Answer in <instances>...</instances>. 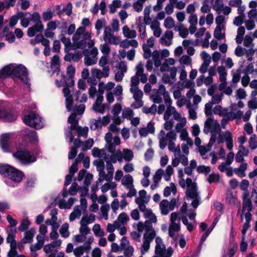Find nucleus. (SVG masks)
<instances>
[{
	"label": "nucleus",
	"mask_w": 257,
	"mask_h": 257,
	"mask_svg": "<svg viewBox=\"0 0 257 257\" xmlns=\"http://www.w3.org/2000/svg\"><path fill=\"white\" fill-rule=\"evenodd\" d=\"M64 95L66 98V107L68 111L73 110L76 115H81L85 110V105L80 104L77 105V102H85L87 100V95L82 93L80 90L76 91L72 95L70 94L69 87H64L63 89Z\"/></svg>",
	"instance_id": "nucleus-1"
},
{
	"label": "nucleus",
	"mask_w": 257,
	"mask_h": 257,
	"mask_svg": "<svg viewBox=\"0 0 257 257\" xmlns=\"http://www.w3.org/2000/svg\"><path fill=\"white\" fill-rule=\"evenodd\" d=\"M96 150H101L97 148H94L92 150V155L95 158H98L100 159L104 160L106 162V168L107 173L105 174L104 172V163L103 161L94 162V164L96 166V170L99 173V178L97 181V183H101L104 180L108 182H110L113 178L114 173V167L112 164H114L115 160L106 158L104 155H101V153H98L97 155L95 154Z\"/></svg>",
	"instance_id": "nucleus-2"
},
{
	"label": "nucleus",
	"mask_w": 257,
	"mask_h": 257,
	"mask_svg": "<svg viewBox=\"0 0 257 257\" xmlns=\"http://www.w3.org/2000/svg\"><path fill=\"white\" fill-rule=\"evenodd\" d=\"M28 71L26 67L22 64H10L0 70V79L13 76L19 78L24 83L29 84Z\"/></svg>",
	"instance_id": "nucleus-3"
},
{
	"label": "nucleus",
	"mask_w": 257,
	"mask_h": 257,
	"mask_svg": "<svg viewBox=\"0 0 257 257\" xmlns=\"http://www.w3.org/2000/svg\"><path fill=\"white\" fill-rule=\"evenodd\" d=\"M170 223L169 226V235L175 241L179 239V244L181 248H184L186 245V241L182 234H179L180 230V217L176 212L170 215Z\"/></svg>",
	"instance_id": "nucleus-4"
},
{
	"label": "nucleus",
	"mask_w": 257,
	"mask_h": 257,
	"mask_svg": "<svg viewBox=\"0 0 257 257\" xmlns=\"http://www.w3.org/2000/svg\"><path fill=\"white\" fill-rule=\"evenodd\" d=\"M76 115L75 113H71L68 119V122L71 125L68 127V130L65 132V134L66 139L69 143H72L73 140V131H74L79 137H83L86 138L87 137L88 132V127H81L78 126V121L76 119Z\"/></svg>",
	"instance_id": "nucleus-5"
},
{
	"label": "nucleus",
	"mask_w": 257,
	"mask_h": 257,
	"mask_svg": "<svg viewBox=\"0 0 257 257\" xmlns=\"http://www.w3.org/2000/svg\"><path fill=\"white\" fill-rule=\"evenodd\" d=\"M159 141V147L161 149H164L168 145V150L170 152L176 151L178 146H176L175 142L177 140L176 132L174 131H169L167 134L164 130H161L158 135Z\"/></svg>",
	"instance_id": "nucleus-6"
},
{
	"label": "nucleus",
	"mask_w": 257,
	"mask_h": 257,
	"mask_svg": "<svg viewBox=\"0 0 257 257\" xmlns=\"http://www.w3.org/2000/svg\"><path fill=\"white\" fill-rule=\"evenodd\" d=\"M186 197L187 200H192L191 206L196 209L201 203V199L198 191L197 184L191 178H187Z\"/></svg>",
	"instance_id": "nucleus-7"
},
{
	"label": "nucleus",
	"mask_w": 257,
	"mask_h": 257,
	"mask_svg": "<svg viewBox=\"0 0 257 257\" xmlns=\"http://www.w3.org/2000/svg\"><path fill=\"white\" fill-rule=\"evenodd\" d=\"M91 33L85 32V28L79 27L72 37L74 45L77 48L83 49L88 45V42L91 40Z\"/></svg>",
	"instance_id": "nucleus-8"
},
{
	"label": "nucleus",
	"mask_w": 257,
	"mask_h": 257,
	"mask_svg": "<svg viewBox=\"0 0 257 257\" xmlns=\"http://www.w3.org/2000/svg\"><path fill=\"white\" fill-rule=\"evenodd\" d=\"M94 42L90 40L88 42V48L83 51L84 55V64L86 66H90L96 63L97 61L98 49L94 47Z\"/></svg>",
	"instance_id": "nucleus-9"
},
{
	"label": "nucleus",
	"mask_w": 257,
	"mask_h": 257,
	"mask_svg": "<svg viewBox=\"0 0 257 257\" xmlns=\"http://www.w3.org/2000/svg\"><path fill=\"white\" fill-rule=\"evenodd\" d=\"M0 174L7 176L8 179L15 183L20 182L24 176V174L21 171L9 165H0Z\"/></svg>",
	"instance_id": "nucleus-10"
},
{
	"label": "nucleus",
	"mask_w": 257,
	"mask_h": 257,
	"mask_svg": "<svg viewBox=\"0 0 257 257\" xmlns=\"http://www.w3.org/2000/svg\"><path fill=\"white\" fill-rule=\"evenodd\" d=\"M13 157L22 165H28L36 161V155L26 150L19 149L13 154Z\"/></svg>",
	"instance_id": "nucleus-11"
},
{
	"label": "nucleus",
	"mask_w": 257,
	"mask_h": 257,
	"mask_svg": "<svg viewBox=\"0 0 257 257\" xmlns=\"http://www.w3.org/2000/svg\"><path fill=\"white\" fill-rule=\"evenodd\" d=\"M75 73V68L71 65L67 68L66 75L62 74L61 79L60 81L56 80L55 83L57 87H71L74 85V76Z\"/></svg>",
	"instance_id": "nucleus-12"
},
{
	"label": "nucleus",
	"mask_w": 257,
	"mask_h": 257,
	"mask_svg": "<svg viewBox=\"0 0 257 257\" xmlns=\"http://www.w3.org/2000/svg\"><path fill=\"white\" fill-rule=\"evenodd\" d=\"M212 112L214 114L218 115L222 117L228 116L230 119L240 118L243 113V112L240 110H238L236 112L229 111L227 108L223 107L220 105H215L213 108Z\"/></svg>",
	"instance_id": "nucleus-13"
},
{
	"label": "nucleus",
	"mask_w": 257,
	"mask_h": 257,
	"mask_svg": "<svg viewBox=\"0 0 257 257\" xmlns=\"http://www.w3.org/2000/svg\"><path fill=\"white\" fill-rule=\"evenodd\" d=\"M30 20L33 22L35 25L28 29L27 34L29 37H33L36 33L42 32L44 27L41 20V16L37 12H35L31 15Z\"/></svg>",
	"instance_id": "nucleus-14"
},
{
	"label": "nucleus",
	"mask_w": 257,
	"mask_h": 257,
	"mask_svg": "<svg viewBox=\"0 0 257 257\" xmlns=\"http://www.w3.org/2000/svg\"><path fill=\"white\" fill-rule=\"evenodd\" d=\"M23 121L26 125L36 129H40L44 126L43 118L39 114L33 112L26 115Z\"/></svg>",
	"instance_id": "nucleus-15"
},
{
	"label": "nucleus",
	"mask_w": 257,
	"mask_h": 257,
	"mask_svg": "<svg viewBox=\"0 0 257 257\" xmlns=\"http://www.w3.org/2000/svg\"><path fill=\"white\" fill-rule=\"evenodd\" d=\"M155 254L153 257H171L173 249L169 247L166 248L165 245L163 244L162 239L161 237L157 236L155 239Z\"/></svg>",
	"instance_id": "nucleus-16"
},
{
	"label": "nucleus",
	"mask_w": 257,
	"mask_h": 257,
	"mask_svg": "<svg viewBox=\"0 0 257 257\" xmlns=\"http://www.w3.org/2000/svg\"><path fill=\"white\" fill-rule=\"evenodd\" d=\"M156 232L153 229L147 230L143 235V243L140 247V252L142 255L147 253L150 248V243L155 238Z\"/></svg>",
	"instance_id": "nucleus-17"
},
{
	"label": "nucleus",
	"mask_w": 257,
	"mask_h": 257,
	"mask_svg": "<svg viewBox=\"0 0 257 257\" xmlns=\"http://www.w3.org/2000/svg\"><path fill=\"white\" fill-rule=\"evenodd\" d=\"M187 203L186 202H184L181 207L180 211L179 212H176L179 214L180 220H182L183 223L185 226H187L189 223L187 217L184 215L185 214H186L190 220H193L194 222H196L195 219L196 215L195 209H187Z\"/></svg>",
	"instance_id": "nucleus-18"
},
{
	"label": "nucleus",
	"mask_w": 257,
	"mask_h": 257,
	"mask_svg": "<svg viewBox=\"0 0 257 257\" xmlns=\"http://www.w3.org/2000/svg\"><path fill=\"white\" fill-rule=\"evenodd\" d=\"M17 118V116L10 110L7 103L4 101L0 100V119L5 121L11 122Z\"/></svg>",
	"instance_id": "nucleus-19"
},
{
	"label": "nucleus",
	"mask_w": 257,
	"mask_h": 257,
	"mask_svg": "<svg viewBox=\"0 0 257 257\" xmlns=\"http://www.w3.org/2000/svg\"><path fill=\"white\" fill-rule=\"evenodd\" d=\"M204 124L203 132L205 134H208L210 132H214L221 131L220 124L217 120L214 119L211 114L208 116Z\"/></svg>",
	"instance_id": "nucleus-20"
},
{
	"label": "nucleus",
	"mask_w": 257,
	"mask_h": 257,
	"mask_svg": "<svg viewBox=\"0 0 257 257\" xmlns=\"http://www.w3.org/2000/svg\"><path fill=\"white\" fill-rule=\"evenodd\" d=\"M134 179L130 174H126L121 179V184L123 187L129 190L127 193L128 197H132L137 195V191L133 184Z\"/></svg>",
	"instance_id": "nucleus-21"
},
{
	"label": "nucleus",
	"mask_w": 257,
	"mask_h": 257,
	"mask_svg": "<svg viewBox=\"0 0 257 257\" xmlns=\"http://www.w3.org/2000/svg\"><path fill=\"white\" fill-rule=\"evenodd\" d=\"M212 8L218 15L222 13L224 15H228L231 12V9L228 6H224L223 0H211Z\"/></svg>",
	"instance_id": "nucleus-22"
},
{
	"label": "nucleus",
	"mask_w": 257,
	"mask_h": 257,
	"mask_svg": "<svg viewBox=\"0 0 257 257\" xmlns=\"http://www.w3.org/2000/svg\"><path fill=\"white\" fill-rule=\"evenodd\" d=\"M114 32L110 27H105L103 40L107 43L116 45L120 43V38L119 36H114Z\"/></svg>",
	"instance_id": "nucleus-23"
},
{
	"label": "nucleus",
	"mask_w": 257,
	"mask_h": 257,
	"mask_svg": "<svg viewBox=\"0 0 257 257\" xmlns=\"http://www.w3.org/2000/svg\"><path fill=\"white\" fill-rule=\"evenodd\" d=\"M110 120V116L108 115L102 118L99 117L97 119H92L90 121V128L92 130L100 128L102 126L107 125L109 123Z\"/></svg>",
	"instance_id": "nucleus-24"
},
{
	"label": "nucleus",
	"mask_w": 257,
	"mask_h": 257,
	"mask_svg": "<svg viewBox=\"0 0 257 257\" xmlns=\"http://www.w3.org/2000/svg\"><path fill=\"white\" fill-rule=\"evenodd\" d=\"M218 136L217 139L218 143L219 144L220 143H222L224 140L226 142L227 148L228 150H232L233 148V139L231 133L227 131L224 134H221L220 132Z\"/></svg>",
	"instance_id": "nucleus-25"
},
{
	"label": "nucleus",
	"mask_w": 257,
	"mask_h": 257,
	"mask_svg": "<svg viewBox=\"0 0 257 257\" xmlns=\"http://www.w3.org/2000/svg\"><path fill=\"white\" fill-rule=\"evenodd\" d=\"M223 97V93L215 94L212 96L211 101L207 103L205 105V114L208 116L212 114V105L214 104H219Z\"/></svg>",
	"instance_id": "nucleus-26"
},
{
	"label": "nucleus",
	"mask_w": 257,
	"mask_h": 257,
	"mask_svg": "<svg viewBox=\"0 0 257 257\" xmlns=\"http://www.w3.org/2000/svg\"><path fill=\"white\" fill-rule=\"evenodd\" d=\"M95 154L96 155H98V152L101 153V155H104L106 158L115 160V163L117 161L121 162L123 160L122 152L119 150H117L115 152L111 153V154H107L106 151L105 149H101V150L95 151Z\"/></svg>",
	"instance_id": "nucleus-27"
},
{
	"label": "nucleus",
	"mask_w": 257,
	"mask_h": 257,
	"mask_svg": "<svg viewBox=\"0 0 257 257\" xmlns=\"http://www.w3.org/2000/svg\"><path fill=\"white\" fill-rule=\"evenodd\" d=\"M103 101V96L97 95L96 99L92 105V109L96 113L103 114L106 109L108 107L107 104L102 103Z\"/></svg>",
	"instance_id": "nucleus-28"
},
{
	"label": "nucleus",
	"mask_w": 257,
	"mask_h": 257,
	"mask_svg": "<svg viewBox=\"0 0 257 257\" xmlns=\"http://www.w3.org/2000/svg\"><path fill=\"white\" fill-rule=\"evenodd\" d=\"M93 241V239L89 238L86 241L83 245L79 246L73 250V253L75 257H81L84 252H88L91 248V244Z\"/></svg>",
	"instance_id": "nucleus-29"
},
{
	"label": "nucleus",
	"mask_w": 257,
	"mask_h": 257,
	"mask_svg": "<svg viewBox=\"0 0 257 257\" xmlns=\"http://www.w3.org/2000/svg\"><path fill=\"white\" fill-rule=\"evenodd\" d=\"M110 68L108 66L102 68V70L98 68H93L91 70V76L98 79L102 78H107L109 75Z\"/></svg>",
	"instance_id": "nucleus-30"
},
{
	"label": "nucleus",
	"mask_w": 257,
	"mask_h": 257,
	"mask_svg": "<svg viewBox=\"0 0 257 257\" xmlns=\"http://www.w3.org/2000/svg\"><path fill=\"white\" fill-rule=\"evenodd\" d=\"M115 84L112 82H108L107 83L105 84L103 82H100L98 85V96H103L104 91L106 93L112 92V89L114 88Z\"/></svg>",
	"instance_id": "nucleus-31"
},
{
	"label": "nucleus",
	"mask_w": 257,
	"mask_h": 257,
	"mask_svg": "<svg viewBox=\"0 0 257 257\" xmlns=\"http://www.w3.org/2000/svg\"><path fill=\"white\" fill-rule=\"evenodd\" d=\"M173 33L172 31H166L160 40L161 45L164 46H169L172 43Z\"/></svg>",
	"instance_id": "nucleus-32"
},
{
	"label": "nucleus",
	"mask_w": 257,
	"mask_h": 257,
	"mask_svg": "<svg viewBox=\"0 0 257 257\" xmlns=\"http://www.w3.org/2000/svg\"><path fill=\"white\" fill-rule=\"evenodd\" d=\"M249 151L243 146H239L238 151L235 155V161L237 163H242L244 161V157L248 155Z\"/></svg>",
	"instance_id": "nucleus-33"
},
{
	"label": "nucleus",
	"mask_w": 257,
	"mask_h": 257,
	"mask_svg": "<svg viewBox=\"0 0 257 257\" xmlns=\"http://www.w3.org/2000/svg\"><path fill=\"white\" fill-rule=\"evenodd\" d=\"M12 136V134L11 133H6L3 134L1 137V146L4 152H8L10 151L8 142Z\"/></svg>",
	"instance_id": "nucleus-34"
},
{
	"label": "nucleus",
	"mask_w": 257,
	"mask_h": 257,
	"mask_svg": "<svg viewBox=\"0 0 257 257\" xmlns=\"http://www.w3.org/2000/svg\"><path fill=\"white\" fill-rule=\"evenodd\" d=\"M252 209V205H250L249 202L244 203L242 206V213L244 214L245 222H249L251 220L252 215L250 213Z\"/></svg>",
	"instance_id": "nucleus-35"
},
{
	"label": "nucleus",
	"mask_w": 257,
	"mask_h": 257,
	"mask_svg": "<svg viewBox=\"0 0 257 257\" xmlns=\"http://www.w3.org/2000/svg\"><path fill=\"white\" fill-rule=\"evenodd\" d=\"M157 93L163 95L166 105L172 104V100L170 97L169 92L166 90L165 87L163 85L159 86Z\"/></svg>",
	"instance_id": "nucleus-36"
},
{
	"label": "nucleus",
	"mask_w": 257,
	"mask_h": 257,
	"mask_svg": "<svg viewBox=\"0 0 257 257\" xmlns=\"http://www.w3.org/2000/svg\"><path fill=\"white\" fill-rule=\"evenodd\" d=\"M139 22L137 23V29L139 33V37L142 40H145L147 36L146 27L143 22H142V18H138Z\"/></svg>",
	"instance_id": "nucleus-37"
},
{
	"label": "nucleus",
	"mask_w": 257,
	"mask_h": 257,
	"mask_svg": "<svg viewBox=\"0 0 257 257\" xmlns=\"http://www.w3.org/2000/svg\"><path fill=\"white\" fill-rule=\"evenodd\" d=\"M119 68L120 70L117 71L115 74V80L117 82H120L122 80L124 76V73L126 71V65L123 62H121L119 64Z\"/></svg>",
	"instance_id": "nucleus-38"
},
{
	"label": "nucleus",
	"mask_w": 257,
	"mask_h": 257,
	"mask_svg": "<svg viewBox=\"0 0 257 257\" xmlns=\"http://www.w3.org/2000/svg\"><path fill=\"white\" fill-rule=\"evenodd\" d=\"M186 107L188 109L189 118L195 120L197 118L196 110L198 109V106L196 105H192L190 102L186 104Z\"/></svg>",
	"instance_id": "nucleus-39"
},
{
	"label": "nucleus",
	"mask_w": 257,
	"mask_h": 257,
	"mask_svg": "<svg viewBox=\"0 0 257 257\" xmlns=\"http://www.w3.org/2000/svg\"><path fill=\"white\" fill-rule=\"evenodd\" d=\"M120 143V139L118 137H115L113 139V141L106 143L105 147L107 149L109 153H113L115 151V147L119 145Z\"/></svg>",
	"instance_id": "nucleus-40"
},
{
	"label": "nucleus",
	"mask_w": 257,
	"mask_h": 257,
	"mask_svg": "<svg viewBox=\"0 0 257 257\" xmlns=\"http://www.w3.org/2000/svg\"><path fill=\"white\" fill-rule=\"evenodd\" d=\"M129 216L125 212H122L119 214L117 219L115 221V224L119 225L121 227L122 225L126 224L129 221Z\"/></svg>",
	"instance_id": "nucleus-41"
},
{
	"label": "nucleus",
	"mask_w": 257,
	"mask_h": 257,
	"mask_svg": "<svg viewBox=\"0 0 257 257\" xmlns=\"http://www.w3.org/2000/svg\"><path fill=\"white\" fill-rule=\"evenodd\" d=\"M36 230L33 228L26 231L25 233V236L22 240V242L25 244L32 242Z\"/></svg>",
	"instance_id": "nucleus-42"
},
{
	"label": "nucleus",
	"mask_w": 257,
	"mask_h": 257,
	"mask_svg": "<svg viewBox=\"0 0 257 257\" xmlns=\"http://www.w3.org/2000/svg\"><path fill=\"white\" fill-rule=\"evenodd\" d=\"M160 209L161 213L163 215H167L170 211H171L169 204V201L166 199L163 200L160 203Z\"/></svg>",
	"instance_id": "nucleus-43"
},
{
	"label": "nucleus",
	"mask_w": 257,
	"mask_h": 257,
	"mask_svg": "<svg viewBox=\"0 0 257 257\" xmlns=\"http://www.w3.org/2000/svg\"><path fill=\"white\" fill-rule=\"evenodd\" d=\"M76 199L74 198H70L67 201L62 199L59 202V207L61 209H70L74 204Z\"/></svg>",
	"instance_id": "nucleus-44"
},
{
	"label": "nucleus",
	"mask_w": 257,
	"mask_h": 257,
	"mask_svg": "<svg viewBox=\"0 0 257 257\" xmlns=\"http://www.w3.org/2000/svg\"><path fill=\"white\" fill-rule=\"evenodd\" d=\"M122 33L124 37L127 38L134 39L137 36L136 31L134 30H131L126 25L123 27Z\"/></svg>",
	"instance_id": "nucleus-45"
},
{
	"label": "nucleus",
	"mask_w": 257,
	"mask_h": 257,
	"mask_svg": "<svg viewBox=\"0 0 257 257\" xmlns=\"http://www.w3.org/2000/svg\"><path fill=\"white\" fill-rule=\"evenodd\" d=\"M120 46L123 48H127L130 46L137 48L138 47V42L136 40L133 39L131 40L125 39L120 43Z\"/></svg>",
	"instance_id": "nucleus-46"
},
{
	"label": "nucleus",
	"mask_w": 257,
	"mask_h": 257,
	"mask_svg": "<svg viewBox=\"0 0 257 257\" xmlns=\"http://www.w3.org/2000/svg\"><path fill=\"white\" fill-rule=\"evenodd\" d=\"M121 110V105L119 104H116L114 105L112 110V113L113 115V120L114 122L119 124L121 121L118 117V114L120 112Z\"/></svg>",
	"instance_id": "nucleus-47"
},
{
	"label": "nucleus",
	"mask_w": 257,
	"mask_h": 257,
	"mask_svg": "<svg viewBox=\"0 0 257 257\" xmlns=\"http://www.w3.org/2000/svg\"><path fill=\"white\" fill-rule=\"evenodd\" d=\"M247 164L246 163H242L238 168L234 169L235 173L240 177H244L245 176V172L247 170Z\"/></svg>",
	"instance_id": "nucleus-48"
},
{
	"label": "nucleus",
	"mask_w": 257,
	"mask_h": 257,
	"mask_svg": "<svg viewBox=\"0 0 257 257\" xmlns=\"http://www.w3.org/2000/svg\"><path fill=\"white\" fill-rule=\"evenodd\" d=\"M225 28L216 26L214 31V37L218 40H221L225 38V33L224 32Z\"/></svg>",
	"instance_id": "nucleus-49"
},
{
	"label": "nucleus",
	"mask_w": 257,
	"mask_h": 257,
	"mask_svg": "<svg viewBox=\"0 0 257 257\" xmlns=\"http://www.w3.org/2000/svg\"><path fill=\"white\" fill-rule=\"evenodd\" d=\"M245 30L244 27L239 26L237 30V35L235 37V42L238 44H240L243 40V37L244 35Z\"/></svg>",
	"instance_id": "nucleus-50"
},
{
	"label": "nucleus",
	"mask_w": 257,
	"mask_h": 257,
	"mask_svg": "<svg viewBox=\"0 0 257 257\" xmlns=\"http://www.w3.org/2000/svg\"><path fill=\"white\" fill-rule=\"evenodd\" d=\"M82 211L80 206H76L74 207L73 211L70 214L69 220L73 221L76 218H78L81 215Z\"/></svg>",
	"instance_id": "nucleus-51"
},
{
	"label": "nucleus",
	"mask_w": 257,
	"mask_h": 257,
	"mask_svg": "<svg viewBox=\"0 0 257 257\" xmlns=\"http://www.w3.org/2000/svg\"><path fill=\"white\" fill-rule=\"evenodd\" d=\"M174 30L179 32V35L183 38H186L188 35V30L182 24L176 26Z\"/></svg>",
	"instance_id": "nucleus-52"
},
{
	"label": "nucleus",
	"mask_w": 257,
	"mask_h": 257,
	"mask_svg": "<svg viewBox=\"0 0 257 257\" xmlns=\"http://www.w3.org/2000/svg\"><path fill=\"white\" fill-rule=\"evenodd\" d=\"M122 152L123 159H124L125 161L129 162L133 159L134 153L131 150L123 149Z\"/></svg>",
	"instance_id": "nucleus-53"
},
{
	"label": "nucleus",
	"mask_w": 257,
	"mask_h": 257,
	"mask_svg": "<svg viewBox=\"0 0 257 257\" xmlns=\"http://www.w3.org/2000/svg\"><path fill=\"white\" fill-rule=\"evenodd\" d=\"M177 192V188L174 183H171L170 186H167L165 187L164 190V196L165 197H168L171 193L172 192L173 194H175Z\"/></svg>",
	"instance_id": "nucleus-54"
},
{
	"label": "nucleus",
	"mask_w": 257,
	"mask_h": 257,
	"mask_svg": "<svg viewBox=\"0 0 257 257\" xmlns=\"http://www.w3.org/2000/svg\"><path fill=\"white\" fill-rule=\"evenodd\" d=\"M179 133L180 134V138L181 140L185 141L186 143L189 146L193 145V141L189 137L187 129Z\"/></svg>",
	"instance_id": "nucleus-55"
},
{
	"label": "nucleus",
	"mask_w": 257,
	"mask_h": 257,
	"mask_svg": "<svg viewBox=\"0 0 257 257\" xmlns=\"http://www.w3.org/2000/svg\"><path fill=\"white\" fill-rule=\"evenodd\" d=\"M94 234L96 237H101L105 235L104 230L101 228L99 224H95L92 228Z\"/></svg>",
	"instance_id": "nucleus-56"
},
{
	"label": "nucleus",
	"mask_w": 257,
	"mask_h": 257,
	"mask_svg": "<svg viewBox=\"0 0 257 257\" xmlns=\"http://www.w3.org/2000/svg\"><path fill=\"white\" fill-rule=\"evenodd\" d=\"M109 209L110 206L108 204H103L100 207V216L101 218L104 219L105 220H107L108 219V212L109 210Z\"/></svg>",
	"instance_id": "nucleus-57"
},
{
	"label": "nucleus",
	"mask_w": 257,
	"mask_h": 257,
	"mask_svg": "<svg viewBox=\"0 0 257 257\" xmlns=\"http://www.w3.org/2000/svg\"><path fill=\"white\" fill-rule=\"evenodd\" d=\"M136 203L139 205V209L141 211L144 212L145 215L147 213H149L151 210L146 208L145 205L146 202L141 201L140 199H136Z\"/></svg>",
	"instance_id": "nucleus-58"
},
{
	"label": "nucleus",
	"mask_w": 257,
	"mask_h": 257,
	"mask_svg": "<svg viewBox=\"0 0 257 257\" xmlns=\"http://www.w3.org/2000/svg\"><path fill=\"white\" fill-rule=\"evenodd\" d=\"M242 41H243V45L244 47L252 48L254 46L253 43V38L250 35H246Z\"/></svg>",
	"instance_id": "nucleus-59"
},
{
	"label": "nucleus",
	"mask_w": 257,
	"mask_h": 257,
	"mask_svg": "<svg viewBox=\"0 0 257 257\" xmlns=\"http://www.w3.org/2000/svg\"><path fill=\"white\" fill-rule=\"evenodd\" d=\"M187 123V120L185 117H183L181 121H179L175 126V131L177 133H180L181 132L183 131L184 130H186L185 127Z\"/></svg>",
	"instance_id": "nucleus-60"
},
{
	"label": "nucleus",
	"mask_w": 257,
	"mask_h": 257,
	"mask_svg": "<svg viewBox=\"0 0 257 257\" xmlns=\"http://www.w3.org/2000/svg\"><path fill=\"white\" fill-rule=\"evenodd\" d=\"M171 105H167V107L164 115V119L165 120L169 119L170 116L173 115L176 110V108L171 106Z\"/></svg>",
	"instance_id": "nucleus-61"
},
{
	"label": "nucleus",
	"mask_w": 257,
	"mask_h": 257,
	"mask_svg": "<svg viewBox=\"0 0 257 257\" xmlns=\"http://www.w3.org/2000/svg\"><path fill=\"white\" fill-rule=\"evenodd\" d=\"M69 224L67 223H64L61 227L59 232L62 237L64 238H67L70 233L68 231Z\"/></svg>",
	"instance_id": "nucleus-62"
},
{
	"label": "nucleus",
	"mask_w": 257,
	"mask_h": 257,
	"mask_svg": "<svg viewBox=\"0 0 257 257\" xmlns=\"http://www.w3.org/2000/svg\"><path fill=\"white\" fill-rule=\"evenodd\" d=\"M131 92L133 94V97L135 99H142L143 95V91L138 88H131Z\"/></svg>",
	"instance_id": "nucleus-63"
},
{
	"label": "nucleus",
	"mask_w": 257,
	"mask_h": 257,
	"mask_svg": "<svg viewBox=\"0 0 257 257\" xmlns=\"http://www.w3.org/2000/svg\"><path fill=\"white\" fill-rule=\"evenodd\" d=\"M121 6V2L119 0H114L112 3L109 5V13L113 14L115 13L117 8H119Z\"/></svg>",
	"instance_id": "nucleus-64"
}]
</instances>
